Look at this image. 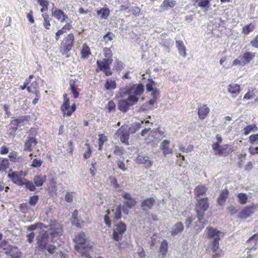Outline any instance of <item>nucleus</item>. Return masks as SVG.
Wrapping results in <instances>:
<instances>
[{
	"label": "nucleus",
	"mask_w": 258,
	"mask_h": 258,
	"mask_svg": "<svg viewBox=\"0 0 258 258\" xmlns=\"http://www.w3.org/2000/svg\"><path fill=\"white\" fill-rule=\"evenodd\" d=\"M8 176L9 178L16 184L19 185H24V182L26 179L24 177L25 174L22 171L21 172H13L11 173H9Z\"/></svg>",
	"instance_id": "16"
},
{
	"label": "nucleus",
	"mask_w": 258,
	"mask_h": 258,
	"mask_svg": "<svg viewBox=\"0 0 258 258\" xmlns=\"http://www.w3.org/2000/svg\"><path fill=\"white\" fill-rule=\"evenodd\" d=\"M37 143L38 142L35 137H28L24 143V151L31 152L33 147L35 146Z\"/></svg>",
	"instance_id": "18"
},
{
	"label": "nucleus",
	"mask_w": 258,
	"mask_h": 258,
	"mask_svg": "<svg viewBox=\"0 0 258 258\" xmlns=\"http://www.w3.org/2000/svg\"><path fill=\"white\" fill-rule=\"evenodd\" d=\"M184 229V226L181 222L176 223L171 231V235L175 236L178 233L181 232Z\"/></svg>",
	"instance_id": "35"
},
{
	"label": "nucleus",
	"mask_w": 258,
	"mask_h": 258,
	"mask_svg": "<svg viewBox=\"0 0 258 258\" xmlns=\"http://www.w3.org/2000/svg\"><path fill=\"white\" fill-rule=\"evenodd\" d=\"M9 161L7 158L0 159V171H5L9 167Z\"/></svg>",
	"instance_id": "46"
},
{
	"label": "nucleus",
	"mask_w": 258,
	"mask_h": 258,
	"mask_svg": "<svg viewBox=\"0 0 258 258\" xmlns=\"http://www.w3.org/2000/svg\"><path fill=\"white\" fill-rule=\"evenodd\" d=\"M52 16L61 22H63L68 18V16L60 9H55L52 12Z\"/></svg>",
	"instance_id": "26"
},
{
	"label": "nucleus",
	"mask_w": 258,
	"mask_h": 258,
	"mask_svg": "<svg viewBox=\"0 0 258 258\" xmlns=\"http://www.w3.org/2000/svg\"><path fill=\"white\" fill-rule=\"evenodd\" d=\"M217 142L214 143L212 145V149L214 151L215 154L219 156H226L229 154V152H226L227 148H228V145H224L221 146L220 144L222 143V139L219 135H217L216 136Z\"/></svg>",
	"instance_id": "11"
},
{
	"label": "nucleus",
	"mask_w": 258,
	"mask_h": 258,
	"mask_svg": "<svg viewBox=\"0 0 258 258\" xmlns=\"http://www.w3.org/2000/svg\"><path fill=\"white\" fill-rule=\"evenodd\" d=\"M170 142L168 140H164L161 144L160 149L164 156L171 154L173 150L169 147Z\"/></svg>",
	"instance_id": "27"
},
{
	"label": "nucleus",
	"mask_w": 258,
	"mask_h": 258,
	"mask_svg": "<svg viewBox=\"0 0 258 258\" xmlns=\"http://www.w3.org/2000/svg\"><path fill=\"white\" fill-rule=\"evenodd\" d=\"M257 208V206L254 204L251 206H246L240 211L237 217L239 219H245L254 213Z\"/></svg>",
	"instance_id": "15"
},
{
	"label": "nucleus",
	"mask_w": 258,
	"mask_h": 258,
	"mask_svg": "<svg viewBox=\"0 0 258 258\" xmlns=\"http://www.w3.org/2000/svg\"><path fill=\"white\" fill-rule=\"evenodd\" d=\"M78 212L77 210H75L72 214V217L71 219L72 223L78 227H81L83 224L84 223V221L80 222L78 219Z\"/></svg>",
	"instance_id": "38"
},
{
	"label": "nucleus",
	"mask_w": 258,
	"mask_h": 258,
	"mask_svg": "<svg viewBox=\"0 0 258 258\" xmlns=\"http://www.w3.org/2000/svg\"><path fill=\"white\" fill-rule=\"evenodd\" d=\"M38 226H40L41 228H42L43 227H44V225L43 224L41 223H37L28 226L27 229L28 231H33L36 229Z\"/></svg>",
	"instance_id": "58"
},
{
	"label": "nucleus",
	"mask_w": 258,
	"mask_h": 258,
	"mask_svg": "<svg viewBox=\"0 0 258 258\" xmlns=\"http://www.w3.org/2000/svg\"><path fill=\"white\" fill-rule=\"evenodd\" d=\"M5 253L10 255L12 258H19L21 256V252L17 246L10 245Z\"/></svg>",
	"instance_id": "19"
},
{
	"label": "nucleus",
	"mask_w": 258,
	"mask_h": 258,
	"mask_svg": "<svg viewBox=\"0 0 258 258\" xmlns=\"http://www.w3.org/2000/svg\"><path fill=\"white\" fill-rule=\"evenodd\" d=\"M209 200L208 197L199 198L197 199L195 210L199 222L206 223V221H204V217L206 211L209 208Z\"/></svg>",
	"instance_id": "4"
},
{
	"label": "nucleus",
	"mask_w": 258,
	"mask_h": 258,
	"mask_svg": "<svg viewBox=\"0 0 258 258\" xmlns=\"http://www.w3.org/2000/svg\"><path fill=\"white\" fill-rule=\"evenodd\" d=\"M10 245V244H9L8 241L6 240H1L0 242V249H3L5 250V251H7Z\"/></svg>",
	"instance_id": "57"
},
{
	"label": "nucleus",
	"mask_w": 258,
	"mask_h": 258,
	"mask_svg": "<svg viewBox=\"0 0 258 258\" xmlns=\"http://www.w3.org/2000/svg\"><path fill=\"white\" fill-rule=\"evenodd\" d=\"M155 203V200L153 198H150L144 200L141 203V207L144 210L151 209Z\"/></svg>",
	"instance_id": "28"
},
{
	"label": "nucleus",
	"mask_w": 258,
	"mask_h": 258,
	"mask_svg": "<svg viewBox=\"0 0 258 258\" xmlns=\"http://www.w3.org/2000/svg\"><path fill=\"white\" fill-rule=\"evenodd\" d=\"M148 133V136L145 138V140L147 144H150L155 141L154 136L152 134V130L151 128H144L141 132V135L142 137H145Z\"/></svg>",
	"instance_id": "24"
},
{
	"label": "nucleus",
	"mask_w": 258,
	"mask_h": 258,
	"mask_svg": "<svg viewBox=\"0 0 258 258\" xmlns=\"http://www.w3.org/2000/svg\"><path fill=\"white\" fill-rule=\"evenodd\" d=\"M126 230V225L124 223L120 222L118 223L115 224L112 233L113 239L116 241H118L121 240L123 234Z\"/></svg>",
	"instance_id": "12"
},
{
	"label": "nucleus",
	"mask_w": 258,
	"mask_h": 258,
	"mask_svg": "<svg viewBox=\"0 0 258 258\" xmlns=\"http://www.w3.org/2000/svg\"><path fill=\"white\" fill-rule=\"evenodd\" d=\"M132 14L135 16H138L140 15L141 9L138 7H133L131 10Z\"/></svg>",
	"instance_id": "63"
},
{
	"label": "nucleus",
	"mask_w": 258,
	"mask_h": 258,
	"mask_svg": "<svg viewBox=\"0 0 258 258\" xmlns=\"http://www.w3.org/2000/svg\"><path fill=\"white\" fill-rule=\"evenodd\" d=\"M151 95L152 96V98L151 99L148 101V104L150 106H153L156 103V101L157 100V98L159 97V91L157 89H155L153 92H152Z\"/></svg>",
	"instance_id": "43"
},
{
	"label": "nucleus",
	"mask_w": 258,
	"mask_h": 258,
	"mask_svg": "<svg viewBox=\"0 0 258 258\" xmlns=\"http://www.w3.org/2000/svg\"><path fill=\"white\" fill-rule=\"evenodd\" d=\"M252 47L258 48V34L250 41Z\"/></svg>",
	"instance_id": "64"
},
{
	"label": "nucleus",
	"mask_w": 258,
	"mask_h": 258,
	"mask_svg": "<svg viewBox=\"0 0 258 258\" xmlns=\"http://www.w3.org/2000/svg\"><path fill=\"white\" fill-rule=\"evenodd\" d=\"M199 0H197V2H198ZM210 4V0H199V2L198 4L199 7L201 8H207V10L209 8V5Z\"/></svg>",
	"instance_id": "53"
},
{
	"label": "nucleus",
	"mask_w": 258,
	"mask_h": 258,
	"mask_svg": "<svg viewBox=\"0 0 258 258\" xmlns=\"http://www.w3.org/2000/svg\"><path fill=\"white\" fill-rule=\"evenodd\" d=\"M42 16L43 17V26L46 29L49 30L51 26L49 19V15L48 14H43Z\"/></svg>",
	"instance_id": "51"
},
{
	"label": "nucleus",
	"mask_w": 258,
	"mask_h": 258,
	"mask_svg": "<svg viewBox=\"0 0 258 258\" xmlns=\"http://www.w3.org/2000/svg\"><path fill=\"white\" fill-rule=\"evenodd\" d=\"M249 142L252 144H258V134L250 135L249 137Z\"/></svg>",
	"instance_id": "55"
},
{
	"label": "nucleus",
	"mask_w": 258,
	"mask_h": 258,
	"mask_svg": "<svg viewBox=\"0 0 258 258\" xmlns=\"http://www.w3.org/2000/svg\"><path fill=\"white\" fill-rule=\"evenodd\" d=\"M144 91V86L142 83L138 84H129L120 90V94L122 97L128 95L126 99H122L118 102V109L125 112L130 106L136 104L140 96Z\"/></svg>",
	"instance_id": "1"
},
{
	"label": "nucleus",
	"mask_w": 258,
	"mask_h": 258,
	"mask_svg": "<svg viewBox=\"0 0 258 258\" xmlns=\"http://www.w3.org/2000/svg\"><path fill=\"white\" fill-rule=\"evenodd\" d=\"M238 202L240 204L244 205L247 203L248 197L245 193H240L237 195Z\"/></svg>",
	"instance_id": "49"
},
{
	"label": "nucleus",
	"mask_w": 258,
	"mask_h": 258,
	"mask_svg": "<svg viewBox=\"0 0 258 258\" xmlns=\"http://www.w3.org/2000/svg\"><path fill=\"white\" fill-rule=\"evenodd\" d=\"M75 43V36L73 33H71L64 37L61 41L59 50L62 55H65L67 57L69 56V52L72 49Z\"/></svg>",
	"instance_id": "5"
},
{
	"label": "nucleus",
	"mask_w": 258,
	"mask_h": 258,
	"mask_svg": "<svg viewBox=\"0 0 258 258\" xmlns=\"http://www.w3.org/2000/svg\"><path fill=\"white\" fill-rule=\"evenodd\" d=\"M255 28V24L250 23L245 25L242 28V33L245 35H247L250 32H252Z\"/></svg>",
	"instance_id": "41"
},
{
	"label": "nucleus",
	"mask_w": 258,
	"mask_h": 258,
	"mask_svg": "<svg viewBox=\"0 0 258 258\" xmlns=\"http://www.w3.org/2000/svg\"><path fill=\"white\" fill-rule=\"evenodd\" d=\"M228 195L229 191L227 189L223 190L217 199L218 204L220 205H223L226 199L228 198Z\"/></svg>",
	"instance_id": "34"
},
{
	"label": "nucleus",
	"mask_w": 258,
	"mask_h": 258,
	"mask_svg": "<svg viewBox=\"0 0 258 258\" xmlns=\"http://www.w3.org/2000/svg\"><path fill=\"white\" fill-rule=\"evenodd\" d=\"M111 63L112 62H110L104 59L103 60H98L96 62L98 69L100 71L104 72L106 76H110L112 75V72L110 68Z\"/></svg>",
	"instance_id": "13"
},
{
	"label": "nucleus",
	"mask_w": 258,
	"mask_h": 258,
	"mask_svg": "<svg viewBox=\"0 0 258 258\" xmlns=\"http://www.w3.org/2000/svg\"><path fill=\"white\" fill-rule=\"evenodd\" d=\"M39 4L42 7L40 11L41 12H46L48 10L49 2L47 0H38Z\"/></svg>",
	"instance_id": "50"
},
{
	"label": "nucleus",
	"mask_w": 258,
	"mask_h": 258,
	"mask_svg": "<svg viewBox=\"0 0 258 258\" xmlns=\"http://www.w3.org/2000/svg\"><path fill=\"white\" fill-rule=\"evenodd\" d=\"M104 55L105 56L104 59L110 62H112V52L110 48L105 47L103 49Z\"/></svg>",
	"instance_id": "44"
},
{
	"label": "nucleus",
	"mask_w": 258,
	"mask_h": 258,
	"mask_svg": "<svg viewBox=\"0 0 258 258\" xmlns=\"http://www.w3.org/2000/svg\"><path fill=\"white\" fill-rule=\"evenodd\" d=\"M38 84L36 82H33L30 86L28 85L27 90L29 93L36 94V92H39L38 90Z\"/></svg>",
	"instance_id": "45"
},
{
	"label": "nucleus",
	"mask_w": 258,
	"mask_h": 258,
	"mask_svg": "<svg viewBox=\"0 0 258 258\" xmlns=\"http://www.w3.org/2000/svg\"><path fill=\"white\" fill-rule=\"evenodd\" d=\"M80 54L82 59H86L91 54L90 48L86 43L83 44Z\"/></svg>",
	"instance_id": "30"
},
{
	"label": "nucleus",
	"mask_w": 258,
	"mask_h": 258,
	"mask_svg": "<svg viewBox=\"0 0 258 258\" xmlns=\"http://www.w3.org/2000/svg\"><path fill=\"white\" fill-rule=\"evenodd\" d=\"M74 241L76 243L75 245V250L80 253L82 257L92 258L89 254V251L93 246L90 243L85 244L86 238L84 232H80L76 235L74 238Z\"/></svg>",
	"instance_id": "2"
},
{
	"label": "nucleus",
	"mask_w": 258,
	"mask_h": 258,
	"mask_svg": "<svg viewBox=\"0 0 258 258\" xmlns=\"http://www.w3.org/2000/svg\"><path fill=\"white\" fill-rule=\"evenodd\" d=\"M136 162L143 164L146 168H150L153 164V162L149 159V157L146 155H139L136 158Z\"/></svg>",
	"instance_id": "20"
},
{
	"label": "nucleus",
	"mask_w": 258,
	"mask_h": 258,
	"mask_svg": "<svg viewBox=\"0 0 258 258\" xmlns=\"http://www.w3.org/2000/svg\"><path fill=\"white\" fill-rule=\"evenodd\" d=\"M98 136V150L101 151L102 149L103 144L107 141V137L104 134H99Z\"/></svg>",
	"instance_id": "47"
},
{
	"label": "nucleus",
	"mask_w": 258,
	"mask_h": 258,
	"mask_svg": "<svg viewBox=\"0 0 258 258\" xmlns=\"http://www.w3.org/2000/svg\"><path fill=\"white\" fill-rule=\"evenodd\" d=\"M176 47L178 50L179 53L183 57L186 55V48L182 41H176Z\"/></svg>",
	"instance_id": "40"
},
{
	"label": "nucleus",
	"mask_w": 258,
	"mask_h": 258,
	"mask_svg": "<svg viewBox=\"0 0 258 258\" xmlns=\"http://www.w3.org/2000/svg\"><path fill=\"white\" fill-rule=\"evenodd\" d=\"M23 183L24 185L26 186V187L30 191H34L36 190L35 186L32 181H28L26 179Z\"/></svg>",
	"instance_id": "52"
},
{
	"label": "nucleus",
	"mask_w": 258,
	"mask_h": 258,
	"mask_svg": "<svg viewBox=\"0 0 258 258\" xmlns=\"http://www.w3.org/2000/svg\"><path fill=\"white\" fill-rule=\"evenodd\" d=\"M20 209L22 212L26 213L28 212L29 206L27 203H22L20 204Z\"/></svg>",
	"instance_id": "61"
},
{
	"label": "nucleus",
	"mask_w": 258,
	"mask_h": 258,
	"mask_svg": "<svg viewBox=\"0 0 258 258\" xmlns=\"http://www.w3.org/2000/svg\"><path fill=\"white\" fill-rule=\"evenodd\" d=\"M115 35L112 32L109 31L103 36V39L107 43L109 41H111L114 38Z\"/></svg>",
	"instance_id": "54"
},
{
	"label": "nucleus",
	"mask_w": 258,
	"mask_h": 258,
	"mask_svg": "<svg viewBox=\"0 0 258 258\" xmlns=\"http://www.w3.org/2000/svg\"><path fill=\"white\" fill-rule=\"evenodd\" d=\"M30 119V116L29 115L22 116L19 118L12 120L10 122V125L12 126L13 130L16 131L20 124L29 121Z\"/></svg>",
	"instance_id": "17"
},
{
	"label": "nucleus",
	"mask_w": 258,
	"mask_h": 258,
	"mask_svg": "<svg viewBox=\"0 0 258 258\" xmlns=\"http://www.w3.org/2000/svg\"><path fill=\"white\" fill-rule=\"evenodd\" d=\"M176 5V1L173 0H164L160 6L162 10H167L168 8H172Z\"/></svg>",
	"instance_id": "32"
},
{
	"label": "nucleus",
	"mask_w": 258,
	"mask_h": 258,
	"mask_svg": "<svg viewBox=\"0 0 258 258\" xmlns=\"http://www.w3.org/2000/svg\"><path fill=\"white\" fill-rule=\"evenodd\" d=\"M72 22L71 21L70 22L67 23L61 29L57 31L55 33L56 40H59L61 35L70 31L72 28Z\"/></svg>",
	"instance_id": "25"
},
{
	"label": "nucleus",
	"mask_w": 258,
	"mask_h": 258,
	"mask_svg": "<svg viewBox=\"0 0 258 258\" xmlns=\"http://www.w3.org/2000/svg\"><path fill=\"white\" fill-rule=\"evenodd\" d=\"M46 179V175H37L33 178L34 182L36 186H41Z\"/></svg>",
	"instance_id": "36"
},
{
	"label": "nucleus",
	"mask_w": 258,
	"mask_h": 258,
	"mask_svg": "<svg viewBox=\"0 0 258 258\" xmlns=\"http://www.w3.org/2000/svg\"><path fill=\"white\" fill-rule=\"evenodd\" d=\"M70 89L73 94V97L77 98L79 96V93L77 90L78 85L76 84V80L71 79L69 82Z\"/></svg>",
	"instance_id": "31"
},
{
	"label": "nucleus",
	"mask_w": 258,
	"mask_h": 258,
	"mask_svg": "<svg viewBox=\"0 0 258 258\" xmlns=\"http://www.w3.org/2000/svg\"><path fill=\"white\" fill-rule=\"evenodd\" d=\"M48 239L49 235L47 231H42L36 237V248L40 251L46 249Z\"/></svg>",
	"instance_id": "10"
},
{
	"label": "nucleus",
	"mask_w": 258,
	"mask_h": 258,
	"mask_svg": "<svg viewBox=\"0 0 258 258\" xmlns=\"http://www.w3.org/2000/svg\"><path fill=\"white\" fill-rule=\"evenodd\" d=\"M42 164V161L40 159L35 158L33 160L31 166L33 167H40Z\"/></svg>",
	"instance_id": "60"
},
{
	"label": "nucleus",
	"mask_w": 258,
	"mask_h": 258,
	"mask_svg": "<svg viewBox=\"0 0 258 258\" xmlns=\"http://www.w3.org/2000/svg\"><path fill=\"white\" fill-rule=\"evenodd\" d=\"M116 134L120 137V140L122 143L128 145L130 137V130L127 125H122L116 132Z\"/></svg>",
	"instance_id": "14"
},
{
	"label": "nucleus",
	"mask_w": 258,
	"mask_h": 258,
	"mask_svg": "<svg viewBox=\"0 0 258 258\" xmlns=\"http://www.w3.org/2000/svg\"><path fill=\"white\" fill-rule=\"evenodd\" d=\"M44 228L49 231V233L52 238H58L62 232V226L56 221H52L49 225H44Z\"/></svg>",
	"instance_id": "9"
},
{
	"label": "nucleus",
	"mask_w": 258,
	"mask_h": 258,
	"mask_svg": "<svg viewBox=\"0 0 258 258\" xmlns=\"http://www.w3.org/2000/svg\"><path fill=\"white\" fill-rule=\"evenodd\" d=\"M208 190V188L204 185H198L194 189V195L195 197L200 198V196H204Z\"/></svg>",
	"instance_id": "29"
},
{
	"label": "nucleus",
	"mask_w": 258,
	"mask_h": 258,
	"mask_svg": "<svg viewBox=\"0 0 258 258\" xmlns=\"http://www.w3.org/2000/svg\"><path fill=\"white\" fill-rule=\"evenodd\" d=\"M257 127L255 124H249L245 126L244 129V135H247L252 131H257Z\"/></svg>",
	"instance_id": "48"
},
{
	"label": "nucleus",
	"mask_w": 258,
	"mask_h": 258,
	"mask_svg": "<svg viewBox=\"0 0 258 258\" xmlns=\"http://www.w3.org/2000/svg\"><path fill=\"white\" fill-rule=\"evenodd\" d=\"M104 87L107 90H114L116 88V83L115 80L111 79H107L104 84Z\"/></svg>",
	"instance_id": "39"
},
{
	"label": "nucleus",
	"mask_w": 258,
	"mask_h": 258,
	"mask_svg": "<svg viewBox=\"0 0 258 258\" xmlns=\"http://www.w3.org/2000/svg\"><path fill=\"white\" fill-rule=\"evenodd\" d=\"M210 112V109L206 104H203L198 108V115L201 120L205 119Z\"/></svg>",
	"instance_id": "22"
},
{
	"label": "nucleus",
	"mask_w": 258,
	"mask_h": 258,
	"mask_svg": "<svg viewBox=\"0 0 258 258\" xmlns=\"http://www.w3.org/2000/svg\"><path fill=\"white\" fill-rule=\"evenodd\" d=\"M155 138V141L160 140L164 136V132L160 130V128L152 130V134Z\"/></svg>",
	"instance_id": "42"
},
{
	"label": "nucleus",
	"mask_w": 258,
	"mask_h": 258,
	"mask_svg": "<svg viewBox=\"0 0 258 258\" xmlns=\"http://www.w3.org/2000/svg\"><path fill=\"white\" fill-rule=\"evenodd\" d=\"M255 56V53L250 51H245L242 55H239L238 58L235 59L233 65L245 66L249 63Z\"/></svg>",
	"instance_id": "8"
},
{
	"label": "nucleus",
	"mask_w": 258,
	"mask_h": 258,
	"mask_svg": "<svg viewBox=\"0 0 258 258\" xmlns=\"http://www.w3.org/2000/svg\"><path fill=\"white\" fill-rule=\"evenodd\" d=\"M227 91L232 95V97H236L240 93L241 89L239 84L231 83L228 85Z\"/></svg>",
	"instance_id": "21"
},
{
	"label": "nucleus",
	"mask_w": 258,
	"mask_h": 258,
	"mask_svg": "<svg viewBox=\"0 0 258 258\" xmlns=\"http://www.w3.org/2000/svg\"><path fill=\"white\" fill-rule=\"evenodd\" d=\"M205 232L207 238L212 240L210 245L212 250L213 252H216L219 248V241L221 236L223 237L224 233L210 226L206 228Z\"/></svg>",
	"instance_id": "3"
},
{
	"label": "nucleus",
	"mask_w": 258,
	"mask_h": 258,
	"mask_svg": "<svg viewBox=\"0 0 258 258\" xmlns=\"http://www.w3.org/2000/svg\"><path fill=\"white\" fill-rule=\"evenodd\" d=\"M168 244L166 240H163L159 247V252L162 258H165L168 251Z\"/></svg>",
	"instance_id": "33"
},
{
	"label": "nucleus",
	"mask_w": 258,
	"mask_h": 258,
	"mask_svg": "<svg viewBox=\"0 0 258 258\" xmlns=\"http://www.w3.org/2000/svg\"><path fill=\"white\" fill-rule=\"evenodd\" d=\"M9 158L12 162H16L18 160L17 153L15 152H11L9 155Z\"/></svg>",
	"instance_id": "62"
},
{
	"label": "nucleus",
	"mask_w": 258,
	"mask_h": 258,
	"mask_svg": "<svg viewBox=\"0 0 258 258\" xmlns=\"http://www.w3.org/2000/svg\"><path fill=\"white\" fill-rule=\"evenodd\" d=\"M38 196H33L30 198L29 204L31 206H35L38 201Z\"/></svg>",
	"instance_id": "59"
},
{
	"label": "nucleus",
	"mask_w": 258,
	"mask_h": 258,
	"mask_svg": "<svg viewBox=\"0 0 258 258\" xmlns=\"http://www.w3.org/2000/svg\"><path fill=\"white\" fill-rule=\"evenodd\" d=\"M97 14L100 16L102 19H107L110 15V10L108 8H102L96 11Z\"/></svg>",
	"instance_id": "37"
},
{
	"label": "nucleus",
	"mask_w": 258,
	"mask_h": 258,
	"mask_svg": "<svg viewBox=\"0 0 258 258\" xmlns=\"http://www.w3.org/2000/svg\"><path fill=\"white\" fill-rule=\"evenodd\" d=\"M122 197L124 199V204L128 208H132L134 207L137 202L135 200L132 198L131 195L128 192H124L122 194Z\"/></svg>",
	"instance_id": "23"
},
{
	"label": "nucleus",
	"mask_w": 258,
	"mask_h": 258,
	"mask_svg": "<svg viewBox=\"0 0 258 258\" xmlns=\"http://www.w3.org/2000/svg\"><path fill=\"white\" fill-rule=\"evenodd\" d=\"M115 106L116 105L114 101L113 100H110L108 102L106 108L109 112H111V111L115 110Z\"/></svg>",
	"instance_id": "56"
},
{
	"label": "nucleus",
	"mask_w": 258,
	"mask_h": 258,
	"mask_svg": "<svg viewBox=\"0 0 258 258\" xmlns=\"http://www.w3.org/2000/svg\"><path fill=\"white\" fill-rule=\"evenodd\" d=\"M63 101L60 106V110L62 112L63 116L70 117L76 110V104L73 103L70 106V99L68 97V95L66 93L63 94Z\"/></svg>",
	"instance_id": "7"
},
{
	"label": "nucleus",
	"mask_w": 258,
	"mask_h": 258,
	"mask_svg": "<svg viewBox=\"0 0 258 258\" xmlns=\"http://www.w3.org/2000/svg\"><path fill=\"white\" fill-rule=\"evenodd\" d=\"M122 206L121 204L117 205L115 207H113V209H111V212L113 213V219L114 221L119 220L121 218ZM111 211L108 209L106 211V214L104 216V221L106 225L110 227L111 225V221L109 217V214H110Z\"/></svg>",
	"instance_id": "6"
}]
</instances>
